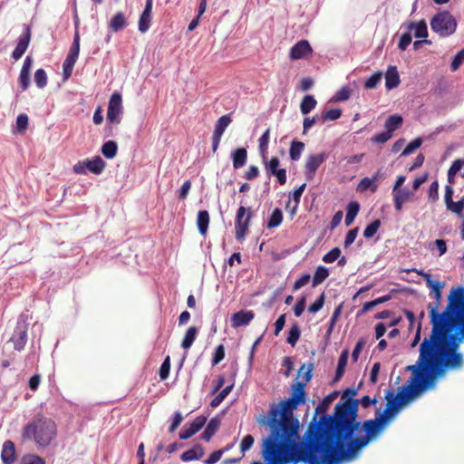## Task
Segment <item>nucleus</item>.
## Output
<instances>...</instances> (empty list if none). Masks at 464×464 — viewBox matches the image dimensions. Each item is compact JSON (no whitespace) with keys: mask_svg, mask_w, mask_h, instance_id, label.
Wrapping results in <instances>:
<instances>
[{"mask_svg":"<svg viewBox=\"0 0 464 464\" xmlns=\"http://www.w3.org/2000/svg\"><path fill=\"white\" fill-rule=\"evenodd\" d=\"M385 400L386 409L382 412L378 411L375 419L360 421L353 418L350 423L341 424L324 434L334 464L354 460L398 413L402 405L392 397V390L386 392Z\"/></svg>","mask_w":464,"mask_h":464,"instance_id":"obj_1","label":"nucleus"},{"mask_svg":"<svg viewBox=\"0 0 464 464\" xmlns=\"http://www.w3.org/2000/svg\"><path fill=\"white\" fill-rule=\"evenodd\" d=\"M453 329L431 328L429 338H425L430 361L432 363L435 381L450 369H459L462 366L463 357L458 352L459 338L452 334Z\"/></svg>","mask_w":464,"mask_h":464,"instance_id":"obj_2","label":"nucleus"},{"mask_svg":"<svg viewBox=\"0 0 464 464\" xmlns=\"http://www.w3.org/2000/svg\"><path fill=\"white\" fill-rule=\"evenodd\" d=\"M406 371L411 372V376L406 384L399 388L397 394L392 392V397L401 405L414 400L419 394L432 389L436 384L430 354L425 339L420 345L419 358L416 363L407 366Z\"/></svg>","mask_w":464,"mask_h":464,"instance_id":"obj_3","label":"nucleus"},{"mask_svg":"<svg viewBox=\"0 0 464 464\" xmlns=\"http://www.w3.org/2000/svg\"><path fill=\"white\" fill-rule=\"evenodd\" d=\"M358 391L355 388H347L342 393L343 401L338 402L334 406L332 414H324L320 417L319 422H315V427L324 435L339 425L350 423V420L358 417L359 400L353 399Z\"/></svg>","mask_w":464,"mask_h":464,"instance_id":"obj_4","label":"nucleus"},{"mask_svg":"<svg viewBox=\"0 0 464 464\" xmlns=\"http://www.w3.org/2000/svg\"><path fill=\"white\" fill-rule=\"evenodd\" d=\"M298 406L300 405L289 398L272 405L266 421L271 432L299 435L300 422L294 415V411Z\"/></svg>","mask_w":464,"mask_h":464,"instance_id":"obj_5","label":"nucleus"},{"mask_svg":"<svg viewBox=\"0 0 464 464\" xmlns=\"http://www.w3.org/2000/svg\"><path fill=\"white\" fill-rule=\"evenodd\" d=\"M57 436L55 421L43 415H36L23 429V437L34 441L38 447L45 448Z\"/></svg>","mask_w":464,"mask_h":464,"instance_id":"obj_6","label":"nucleus"},{"mask_svg":"<svg viewBox=\"0 0 464 464\" xmlns=\"http://www.w3.org/2000/svg\"><path fill=\"white\" fill-rule=\"evenodd\" d=\"M441 316L443 320L440 328L454 329L458 326L464 340V286L451 289L448 305Z\"/></svg>","mask_w":464,"mask_h":464,"instance_id":"obj_7","label":"nucleus"},{"mask_svg":"<svg viewBox=\"0 0 464 464\" xmlns=\"http://www.w3.org/2000/svg\"><path fill=\"white\" fill-rule=\"evenodd\" d=\"M430 28L440 37H449L456 32L457 21L450 12L441 11L431 18Z\"/></svg>","mask_w":464,"mask_h":464,"instance_id":"obj_8","label":"nucleus"},{"mask_svg":"<svg viewBox=\"0 0 464 464\" xmlns=\"http://www.w3.org/2000/svg\"><path fill=\"white\" fill-rule=\"evenodd\" d=\"M445 284L441 282H438L436 284H433L430 289V295L432 297L435 301L433 303H430L429 304L430 309V323L432 325V328H440L441 322L443 320V317L441 316V313L438 312L440 299H441V290L444 287Z\"/></svg>","mask_w":464,"mask_h":464,"instance_id":"obj_9","label":"nucleus"},{"mask_svg":"<svg viewBox=\"0 0 464 464\" xmlns=\"http://www.w3.org/2000/svg\"><path fill=\"white\" fill-rule=\"evenodd\" d=\"M80 53V34L79 30L74 32L73 41L70 47L69 53L63 63V76L64 80L71 77L73 67Z\"/></svg>","mask_w":464,"mask_h":464,"instance_id":"obj_10","label":"nucleus"},{"mask_svg":"<svg viewBox=\"0 0 464 464\" xmlns=\"http://www.w3.org/2000/svg\"><path fill=\"white\" fill-rule=\"evenodd\" d=\"M106 162L100 156H95L91 160L78 161L73 166V171L80 175H86L88 172L100 175L104 170Z\"/></svg>","mask_w":464,"mask_h":464,"instance_id":"obj_11","label":"nucleus"},{"mask_svg":"<svg viewBox=\"0 0 464 464\" xmlns=\"http://www.w3.org/2000/svg\"><path fill=\"white\" fill-rule=\"evenodd\" d=\"M123 113L122 97L118 92L111 94L108 103L107 121L111 124H120Z\"/></svg>","mask_w":464,"mask_h":464,"instance_id":"obj_12","label":"nucleus"},{"mask_svg":"<svg viewBox=\"0 0 464 464\" xmlns=\"http://www.w3.org/2000/svg\"><path fill=\"white\" fill-rule=\"evenodd\" d=\"M251 218L252 212L250 208L246 209L245 207L240 206L236 215V238L237 240L245 239Z\"/></svg>","mask_w":464,"mask_h":464,"instance_id":"obj_13","label":"nucleus"},{"mask_svg":"<svg viewBox=\"0 0 464 464\" xmlns=\"http://www.w3.org/2000/svg\"><path fill=\"white\" fill-rule=\"evenodd\" d=\"M27 329L28 325L25 323V320L20 316L16 322V326L11 337L14 350L20 352L24 348L27 343Z\"/></svg>","mask_w":464,"mask_h":464,"instance_id":"obj_14","label":"nucleus"},{"mask_svg":"<svg viewBox=\"0 0 464 464\" xmlns=\"http://www.w3.org/2000/svg\"><path fill=\"white\" fill-rule=\"evenodd\" d=\"M327 158L328 155L326 152L309 155L304 166V172L307 180H312L314 179L316 170L327 160Z\"/></svg>","mask_w":464,"mask_h":464,"instance_id":"obj_15","label":"nucleus"},{"mask_svg":"<svg viewBox=\"0 0 464 464\" xmlns=\"http://www.w3.org/2000/svg\"><path fill=\"white\" fill-rule=\"evenodd\" d=\"M263 162L265 164L266 173L269 176L276 177L280 185L285 184L287 179L286 170L285 169L279 168L280 160L277 157H272L269 161L266 159Z\"/></svg>","mask_w":464,"mask_h":464,"instance_id":"obj_16","label":"nucleus"},{"mask_svg":"<svg viewBox=\"0 0 464 464\" xmlns=\"http://www.w3.org/2000/svg\"><path fill=\"white\" fill-rule=\"evenodd\" d=\"M207 422V417L200 415L198 416L192 422L189 424H185L182 430L179 433V437L180 440H185L191 438L198 431H199Z\"/></svg>","mask_w":464,"mask_h":464,"instance_id":"obj_17","label":"nucleus"},{"mask_svg":"<svg viewBox=\"0 0 464 464\" xmlns=\"http://www.w3.org/2000/svg\"><path fill=\"white\" fill-rule=\"evenodd\" d=\"M152 7L153 0H146L144 9L140 14L138 22V30L141 34L147 33L150 28L152 20Z\"/></svg>","mask_w":464,"mask_h":464,"instance_id":"obj_18","label":"nucleus"},{"mask_svg":"<svg viewBox=\"0 0 464 464\" xmlns=\"http://www.w3.org/2000/svg\"><path fill=\"white\" fill-rule=\"evenodd\" d=\"M31 40V30L28 25H24L23 34L19 36L18 43L12 53L14 60H19L25 53Z\"/></svg>","mask_w":464,"mask_h":464,"instance_id":"obj_19","label":"nucleus"},{"mask_svg":"<svg viewBox=\"0 0 464 464\" xmlns=\"http://www.w3.org/2000/svg\"><path fill=\"white\" fill-rule=\"evenodd\" d=\"M31 40V30L28 25H24L23 34L19 36L18 43L12 53L14 60H19L25 53Z\"/></svg>","mask_w":464,"mask_h":464,"instance_id":"obj_20","label":"nucleus"},{"mask_svg":"<svg viewBox=\"0 0 464 464\" xmlns=\"http://www.w3.org/2000/svg\"><path fill=\"white\" fill-rule=\"evenodd\" d=\"M255 318V313L252 310H240L234 313L230 322L233 328L246 326Z\"/></svg>","mask_w":464,"mask_h":464,"instance_id":"obj_21","label":"nucleus"},{"mask_svg":"<svg viewBox=\"0 0 464 464\" xmlns=\"http://www.w3.org/2000/svg\"><path fill=\"white\" fill-rule=\"evenodd\" d=\"M312 52L309 42L307 40H301L291 48L289 55L292 60H299L312 53Z\"/></svg>","mask_w":464,"mask_h":464,"instance_id":"obj_22","label":"nucleus"},{"mask_svg":"<svg viewBox=\"0 0 464 464\" xmlns=\"http://www.w3.org/2000/svg\"><path fill=\"white\" fill-rule=\"evenodd\" d=\"M385 87L388 91L392 90L401 82L400 75L397 67L394 65H389L384 74Z\"/></svg>","mask_w":464,"mask_h":464,"instance_id":"obj_23","label":"nucleus"},{"mask_svg":"<svg viewBox=\"0 0 464 464\" xmlns=\"http://www.w3.org/2000/svg\"><path fill=\"white\" fill-rule=\"evenodd\" d=\"M289 399L293 400L299 405L304 404L306 401L305 383L296 382L293 384Z\"/></svg>","mask_w":464,"mask_h":464,"instance_id":"obj_24","label":"nucleus"},{"mask_svg":"<svg viewBox=\"0 0 464 464\" xmlns=\"http://www.w3.org/2000/svg\"><path fill=\"white\" fill-rule=\"evenodd\" d=\"M1 459L3 464H14L15 461V446L11 440H5L3 444Z\"/></svg>","mask_w":464,"mask_h":464,"instance_id":"obj_25","label":"nucleus"},{"mask_svg":"<svg viewBox=\"0 0 464 464\" xmlns=\"http://www.w3.org/2000/svg\"><path fill=\"white\" fill-rule=\"evenodd\" d=\"M407 30L416 38H426L428 36V26L425 20H420L419 22H410L406 25Z\"/></svg>","mask_w":464,"mask_h":464,"instance_id":"obj_26","label":"nucleus"},{"mask_svg":"<svg viewBox=\"0 0 464 464\" xmlns=\"http://www.w3.org/2000/svg\"><path fill=\"white\" fill-rule=\"evenodd\" d=\"M231 160L233 167L236 169L244 167L247 160V150L246 148H237L231 152Z\"/></svg>","mask_w":464,"mask_h":464,"instance_id":"obj_27","label":"nucleus"},{"mask_svg":"<svg viewBox=\"0 0 464 464\" xmlns=\"http://www.w3.org/2000/svg\"><path fill=\"white\" fill-rule=\"evenodd\" d=\"M127 25V19L122 12H117L109 23L110 29L114 33L123 30Z\"/></svg>","mask_w":464,"mask_h":464,"instance_id":"obj_28","label":"nucleus"},{"mask_svg":"<svg viewBox=\"0 0 464 464\" xmlns=\"http://www.w3.org/2000/svg\"><path fill=\"white\" fill-rule=\"evenodd\" d=\"M220 419L218 417L212 418L207 424L205 430L201 433V439L207 442L209 441L218 431Z\"/></svg>","mask_w":464,"mask_h":464,"instance_id":"obj_29","label":"nucleus"},{"mask_svg":"<svg viewBox=\"0 0 464 464\" xmlns=\"http://www.w3.org/2000/svg\"><path fill=\"white\" fill-rule=\"evenodd\" d=\"M338 392L334 391L325 396L323 401L316 406L315 408V414L314 415L313 419H314L315 422H319V420H316L317 415L319 413H323L326 411L329 408V406L332 404V402L337 398ZM314 420H312L313 421Z\"/></svg>","mask_w":464,"mask_h":464,"instance_id":"obj_30","label":"nucleus"},{"mask_svg":"<svg viewBox=\"0 0 464 464\" xmlns=\"http://www.w3.org/2000/svg\"><path fill=\"white\" fill-rule=\"evenodd\" d=\"M204 454V450L201 445L197 444L192 449L184 451L180 459L184 462L199 459Z\"/></svg>","mask_w":464,"mask_h":464,"instance_id":"obj_31","label":"nucleus"},{"mask_svg":"<svg viewBox=\"0 0 464 464\" xmlns=\"http://www.w3.org/2000/svg\"><path fill=\"white\" fill-rule=\"evenodd\" d=\"M348 358H349V351H348V349H344L343 351H342L340 357L338 359L334 381H338L343 376V373L345 372V368L347 365Z\"/></svg>","mask_w":464,"mask_h":464,"instance_id":"obj_32","label":"nucleus"},{"mask_svg":"<svg viewBox=\"0 0 464 464\" xmlns=\"http://www.w3.org/2000/svg\"><path fill=\"white\" fill-rule=\"evenodd\" d=\"M209 224V214L207 210H199L197 216V226L198 232L205 236Z\"/></svg>","mask_w":464,"mask_h":464,"instance_id":"obj_33","label":"nucleus"},{"mask_svg":"<svg viewBox=\"0 0 464 464\" xmlns=\"http://www.w3.org/2000/svg\"><path fill=\"white\" fill-rule=\"evenodd\" d=\"M403 122V118L400 114L390 115L385 121L384 127L391 134L398 130Z\"/></svg>","mask_w":464,"mask_h":464,"instance_id":"obj_34","label":"nucleus"},{"mask_svg":"<svg viewBox=\"0 0 464 464\" xmlns=\"http://www.w3.org/2000/svg\"><path fill=\"white\" fill-rule=\"evenodd\" d=\"M231 122H232V119H231L230 114H225V115L221 116L220 118H218V120L217 121V122L215 124V129H214L213 134L222 137L226 129L228 127V125Z\"/></svg>","mask_w":464,"mask_h":464,"instance_id":"obj_35","label":"nucleus"},{"mask_svg":"<svg viewBox=\"0 0 464 464\" xmlns=\"http://www.w3.org/2000/svg\"><path fill=\"white\" fill-rule=\"evenodd\" d=\"M359 210H360V204L357 201H351L347 205L346 216H345V225L347 227L351 226L353 224Z\"/></svg>","mask_w":464,"mask_h":464,"instance_id":"obj_36","label":"nucleus"},{"mask_svg":"<svg viewBox=\"0 0 464 464\" xmlns=\"http://www.w3.org/2000/svg\"><path fill=\"white\" fill-rule=\"evenodd\" d=\"M101 151L106 159H113L118 152V144L114 140H108L102 144Z\"/></svg>","mask_w":464,"mask_h":464,"instance_id":"obj_37","label":"nucleus"},{"mask_svg":"<svg viewBox=\"0 0 464 464\" xmlns=\"http://www.w3.org/2000/svg\"><path fill=\"white\" fill-rule=\"evenodd\" d=\"M198 332V330L196 326H190L187 330V332L184 335V338L181 342V347L183 349L188 350L192 346L194 341L196 340Z\"/></svg>","mask_w":464,"mask_h":464,"instance_id":"obj_38","label":"nucleus"},{"mask_svg":"<svg viewBox=\"0 0 464 464\" xmlns=\"http://www.w3.org/2000/svg\"><path fill=\"white\" fill-rule=\"evenodd\" d=\"M317 104L316 100L313 95H305L300 104V111L303 115L308 114L312 111Z\"/></svg>","mask_w":464,"mask_h":464,"instance_id":"obj_39","label":"nucleus"},{"mask_svg":"<svg viewBox=\"0 0 464 464\" xmlns=\"http://www.w3.org/2000/svg\"><path fill=\"white\" fill-rule=\"evenodd\" d=\"M328 276L329 269L326 266H317L313 277V286L315 287L322 284Z\"/></svg>","mask_w":464,"mask_h":464,"instance_id":"obj_40","label":"nucleus"},{"mask_svg":"<svg viewBox=\"0 0 464 464\" xmlns=\"http://www.w3.org/2000/svg\"><path fill=\"white\" fill-rule=\"evenodd\" d=\"M283 221V212L279 208H276L267 219V227L275 228L281 225Z\"/></svg>","mask_w":464,"mask_h":464,"instance_id":"obj_41","label":"nucleus"},{"mask_svg":"<svg viewBox=\"0 0 464 464\" xmlns=\"http://www.w3.org/2000/svg\"><path fill=\"white\" fill-rule=\"evenodd\" d=\"M304 149V143L298 140H293L290 145L289 155L290 159L296 161L300 159L302 151Z\"/></svg>","mask_w":464,"mask_h":464,"instance_id":"obj_42","label":"nucleus"},{"mask_svg":"<svg viewBox=\"0 0 464 464\" xmlns=\"http://www.w3.org/2000/svg\"><path fill=\"white\" fill-rule=\"evenodd\" d=\"M301 335V330L296 323H295L288 332V336L286 338L287 343H289L291 346H295L296 343L298 342Z\"/></svg>","mask_w":464,"mask_h":464,"instance_id":"obj_43","label":"nucleus"},{"mask_svg":"<svg viewBox=\"0 0 464 464\" xmlns=\"http://www.w3.org/2000/svg\"><path fill=\"white\" fill-rule=\"evenodd\" d=\"M269 135H270V130L267 129V130H266V131L261 135V137L258 140V147H259V150L262 154L263 161H265V160L266 159V152L268 148Z\"/></svg>","mask_w":464,"mask_h":464,"instance_id":"obj_44","label":"nucleus"},{"mask_svg":"<svg viewBox=\"0 0 464 464\" xmlns=\"http://www.w3.org/2000/svg\"><path fill=\"white\" fill-rule=\"evenodd\" d=\"M342 110L339 108L331 109L329 111H324L321 114L320 119L322 122H325L327 121H336L342 116Z\"/></svg>","mask_w":464,"mask_h":464,"instance_id":"obj_45","label":"nucleus"},{"mask_svg":"<svg viewBox=\"0 0 464 464\" xmlns=\"http://www.w3.org/2000/svg\"><path fill=\"white\" fill-rule=\"evenodd\" d=\"M233 389V384L227 386L224 388L214 399H212L210 402V406L212 408H217L221 404V402L225 400V398L230 393Z\"/></svg>","mask_w":464,"mask_h":464,"instance_id":"obj_46","label":"nucleus"},{"mask_svg":"<svg viewBox=\"0 0 464 464\" xmlns=\"http://www.w3.org/2000/svg\"><path fill=\"white\" fill-rule=\"evenodd\" d=\"M382 79V72H375L373 74H372L364 82V88L371 90L375 89L379 82Z\"/></svg>","mask_w":464,"mask_h":464,"instance_id":"obj_47","label":"nucleus"},{"mask_svg":"<svg viewBox=\"0 0 464 464\" xmlns=\"http://www.w3.org/2000/svg\"><path fill=\"white\" fill-rule=\"evenodd\" d=\"M34 82L40 89H43L47 85V74L44 69L40 68L35 71Z\"/></svg>","mask_w":464,"mask_h":464,"instance_id":"obj_48","label":"nucleus"},{"mask_svg":"<svg viewBox=\"0 0 464 464\" xmlns=\"http://www.w3.org/2000/svg\"><path fill=\"white\" fill-rule=\"evenodd\" d=\"M381 220L380 219H375L373 221H372L370 224L367 225V227H365L364 231H363V237L365 238H371L372 237L376 232L378 231V229L380 228L381 227Z\"/></svg>","mask_w":464,"mask_h":464,"instance_id":"obj_49","label":"nucleus"},{"mask_svg":"<svg viewBox=\"0 0 464 464\" xmlns=\"http://www.w3.org/2000/svg\"><path fill=\"white\" fill-rule=\"evenodd\" d=\"M378 186L372 182V179H371L369 177H365L360 180L357 189L362 192L368 189H370L372 192H375Z\"/></svg>","mask_w":464,"mask_h":464,"instance_id":"obj_50","label":"nucleus"},{"mask_svg":"<svg viewBox=\"0 0 464 464\" xmlns=\"http://www.w3.org/2000/svg\"><path fill=\"white\" fill-rule=\"evenodd\" d=\"M422 144V139L418 137L411 140L402 150L401 156H409L413 153L417 149H419Z\"/></svg>","mask_w":464,"mask_h":464,"instance_id":"obj_51","label":"nucleus"},{"mask_svg":"<svg viewBox=\"0 0 464 464\" xmlns=\"http://www.w3.org/2000/svg\"><path fill=\"white\" fill-rule=\"evenodd\" d=\"M28 116L25 113H21L16 118V130L19 133H23L28 127Z\"/></svg>","mask_w":464,"mask_h":464,"instance_id":"obj_52","label":"nucleus"},{"mask_svg":"<svg viewBox=\"0 0 464 464\" xmlns=\"http://www.w3.org/2000/svg\"><path fill=\"white\" fill-rule=\"evenodd\" d=\"M170 371V357L167 356L160 365L159 375L161 381L166 380L169 375Z\"/></svg>","mask_w":464,"mask_h":464,"instance_id":"obj_53","label":"nucleus"},{"mask_svg":"<svg viewBox=\"0 0 464 464\" xmlns=\"http://www.w3.org/2000/svg\"><path fill=\"white\" fill-rule=\"evenodd\" d=\"M341 256V249L339 247H334L328 253H326L322 260L324 263L330 264L337 260Z\"/></svg>","mask_w":464,"mask_h":464,"instance_id":"obj_54","label":"nucleus"},{"mask_svg":"<svg viewBox=\"0 0 464 464\" xmlns=\"http://www.w3.org/2000/svg\"><path fill=\"white\" fill-rule=\"evenodd\" d=\"M392 196L398 197L404 203L411 199L413 196V192L411 191L408 188H401L398 190L392 191Z\"/></svg>","mask_w":464,"mask_h":464,"instance_id":"obj_55","label":"nucleus"},{"mask_svg":"<svg viewBox=\"0 0 464 464\" xmlns=\"http://www.w3.org/2000/svg\"><path fill=\"white\" fill-rule=\"evenodd\" d=\"M20 464H45V461L40 456L27 454L22 458Z\"/></svg>","mask_w":464,"mask_h":464,"instance_id":"obj_56","label":"nucleus"},{"mask_svg":"<svg viewBox=\"0 0 464 464\" xmlns=\"http://www.w3.org/2000/svg\"><path fill=\"white\" fill-rule=\"evenodd\" d=\"M324 300H325V295L323 292L317 297V299L313 304H310V306L308 307V311L313 314L317 313L318 311H320L323 308V306L324 304Z\"/></svg>","mask_w":464,"mask_h":464,"instance_id":"obj_57","label":"nucleus"},{"mask_svg":"<svg viewBox=\"0 0 464 464\" xmlns=\"http://www.w3.org/2000/svg\"><path fill=\"white\" fill-rule=\"evenodd\" d=\"M411 40L412 35L409 31H407L406 33L401 35L398 43V48L401 51H405L407 47L411 44Z\"/></svg>","mask_w":464,"mask_h":464,"instance_id":"obj_58","label":"nucleus"},{"mask_svg":"<svg viewBox=\"0 0 464 464\" xmlns=\"http://www.w3.org/2000/svg\"><path fill=\"white\" fill-rule=\"evenodd\" d=\"M351 90L347 86L342 87L334 96V102H344L350 98Z\"/></svg>","mask_w":464,"mask_h":464,"instance_id":"obj_59","label":"nucleus"},{"mask_svg":"<svg viewBox=\"0 0 464 464\" xmlns=\"http://www.w3.org/2000/svg\"><path fill=\"white\" fill-rule=\"evenodd\" d=\"M225 358V347L223 344H219L215 349L213 358H212V365L215 366L218 364Z\"/></svg>","mask_w":464,"mask_h":464,"instance_id":"obj_60","label":"nucleus"},{"mask_svg":"<svg viewBox=\"0 0 464 464\" xmlns=\"http://www.w3.org/2000/svg\"><path fill=\"white\" fill-rule=\"evenodd\" d=\"M464 63V48L457 53L452 59L450 69L452 72L457 71L460 65Z\"/></svg>","mask_w":464,"mask_h":464,"instance_id":"obj_61","label":"nucleus"},{"mask_svg":"<svg viewBox=\"0 0 464 464\" xmlns=\"http://www.w3.org/2000/svg\"><path fill=\"white\" fill-rule=\"evenodd\" d=\"M359 232V227H356L354 228L350 229L344 238L343 246L345 248L349 247L356 239V237Z\"/></svg>","mask_w":464,"mask_h":464,"instance_id":"obj_62","label":"nucleus"},{"mask_svg":"<svg viewBox=\"0 0 464 464\" xmlns=\"http://www.w3.org/2000/svg\"><path fill=\"white\" fill-rule=\"evenodd\" d=\"M447 208L455 214L460 215L464 210V197L456 202H450V207H447Z\"/></svg>","mask_w":464,"mask_h":464,"instance_id":"obj_63","label":"nucleus"},{"mask_svg":"<svg viewBox=\"0 0 464 464\" xmlns=\"http://www.w3.org/2000/svg\"><path fill=\"white\" fill-rule=\"evenodd\" d=\"M392 138V134L388 130L382 131L372 137L373 143H385Z\"/></svg>","mask_w":464,"mask_h":464,"instance_id":"obj_64","label":"nucleus"}]
</instances>
